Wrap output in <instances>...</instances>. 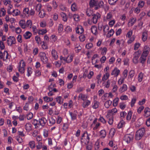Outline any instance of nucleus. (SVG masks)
Wrapping results in <instances>:
<instances>
[{
    "instance_id": "nucleus-32",
    "label": "nucleus",
    "mask_w": 150,
    "mask_h": 150,
    "mask_svg": "<svg viewBox=\"0 0 150 150\" xmlns=\"http://www.w3.org/2000/svg\"><path fill=\"white\" fill-rule=\"evenodd\" d=\"M110 76V74L108 72H106L105 74L102 77V81H105L107 80L109 78Z\"/></svg>"
},
{
    "instance_id": "nucleus-6",
    "label": "nucleus",
    "mask_w": 150,
    "mask_h": 150,
    "mask_svg": "<svg viewBox=\"0 0 150 150\" xmlns=\"http://www.w3.org/2000/svg\"><path fill=\"white\" fill-rule=\"evenodd\" d=\"M7 43L8 46H11L13 44H15L16 40L13 36H9L7 40Z\"/></svg>"
},
{
    "instance_id": "nucleus-42",
    "label": "nucleus",
    "mask_w": 150,
    "mask_h": 150,
    "mask_svg": "<svg viewBox=\"0 0 150 150\" xmlns=\"http://www.w3.org/2000/svg\"><path fill=\"white\" fill-rule=\"evenodd\" d=\"M112 13L110 12H109L107 13L106 17V20L108 21H109L112 19Z\"/></svg>"
},
{
    "instance_id": "nucleus-45",
    "label": "nucleus",
    "mask_w": 150,
    "mask_h": 150,
    "mask_svg": "<svg viewBox=\"0 0 150 150\" xmlns=\"http://www.w3.org/2000/svg\"><path fill=\"white\" fill-rule=\"evenodd\" d=\"M147 39V34L146 32H144L142 34V39L143 41H145Z\"/></svg>"
},
{
    "instance_id": "nucleus-22",
    "label": "nucleus",
    "mask_w": 150,
    "mask_h": 150,
    "mask_svg": "<svg viewBox=\"0 0 150 150\" xmlns=\"http://www.w3.org/2000/svg\"><path fill=\"white\" fill-rule=\"evenodd\" d=\"M80 98H81L82 100L84 101L87 99V96L86 95L81 93L79 94L78 97V99H79Z\"/></svg>"
},
{
    "instance_id": "nucleus-26",
    "label": "nucleus",
    "mask_w": 150,
    "mask_h": 150,
    "mask_svg": "<svg viewBox=\"0 0 150 150\" xmlns=\"http://www.w3.org/2000/svg\"><path fill=\"white\" fill-rule=\"evenodd\" d=\"M31 127V125L29 123L26 124L25 125V129L28 132H29L32 129Z\"/></svg>"
},
{
    "instance_id": "nucleus-61",
    "label": "nucleus",
    "mask_w": 150,
    "mask_h": 150,
    "mask_svg": "<svg viewBox=\"0 0 150 150\" xmlns=\"http://www.w3.org/2000/svg\"><path fill=\"white\" fill-rule=\"evenodd\" d=\"M132 115V112L131 111H129L126 117V119L127 120H130L131 119Z\"/></svg>"
},
{
    "instance_id": "nucleus-56",
    "label": "nucleus",
    "mask_w": 150,
    "mask_h": 150,
    "mask_svg": "<svg viewBox=\"0 0 150 150\" xmlns=\"http://www.w3.org/2000/svg\"><path fill=\"white\" fill-rule=\"evenodd\" d=\"M118 98H116L113 100V105L115 107L117 106L118 104Z\"/></svg>"
},
{
    "instance_id": "nucleus-1",
    "label": "nucleus",
    "mask_w": 150,
    "mask_h": 150,
    "mask_svg": "<svg viewBox=\"0 0 150 150\" xmlns=\"http://www.w3.org/2000/svg\"><path fill=\"white\" fill-rule=\"evenodd\" d=\"M145 132V129L142 128L138 130L136 133L135 139L137 140L140 139L144 135Z\"/></svg>"
},
{
    "instance_id": "nucleus-3",
    "label": "nucleus",
    "mask_w": 150,
    "mask_h": 150,
    "mask_svg": "<svg viewBox=\"0 0 150 150\" xmlns=\"http://www.w3.org/2000/svg\"><path fill=\"white\" fill-rule=\"evenodd\" d=\"M141 52V51L138 50L134 52L133 54V57L132 59L133 62L135 64H137L138 63V59L140 55Z\"/></svg>"
},
{
    "instance_id": "nucleus-33",
    "label": "nucleus",
    "mask_w": 150,
    "mask_h": 150,
    "mask_svg": "<svg viewBox=\"0 0 150 150\" xmlns=\"http://www.w3.org/2000/svg\"><path fill=\"white\" fill-rule=\"evenodd\" d=\"M39 16L40 18L44 17L45 15V13L43 10H41L39 12Z\"/></svg>"
},
{
    "instance_id": "nucleus-36",
    "label": "nucleus",
    "mask_w": 150,
    "mask_h": 150,
    "mask_svg": "<svg viewBox=\"0 0 150 150\" xmlns=\"http://www.w3.org/2000/svg\"><path fill=\"white\" fill-rule=\"evenodd\" d=\"M100 135L101 138H104L106 136V132L105 130H101L100 132Z\"/></svg>"
},
{
    "instance_id": "nucleus-40",
    "label": "nucleus",
    "mask_w": 150,
    "mask_h": 150,
    "mask_svg": "<svg viewBox=\"0 0 150 150\" xmlns=\"http://www.w3.org/2000/svg\"><path fill=\"white\" fill-rule=\"evenodd\" d=\"M43 99L44 101L46 102L52 101L53 100V98H50L47 96L44 97Z\"/></svg>"
},
{
    "instance_id": "nucleus-43",
    "label": "nucleus",
    "mask_w": 150,
    "mask_h": 150,
    "mask_svg": "<svg viewBox=\"0 0 150 150\" xmlns=\"http://www.w3.org/2000/svg\"><path fill=\"white\" fill-rule=\"evenodd\" d=\"M73 57L72 55L68 56L67 57V62L69 63L71 62L73 59Z\"/></svg>"
},
{
    "instance_id": "nucleus-46",
    "label": "nucleus",
    "mask_w": 150,
    "mask_h": 150,
    "mask_svg": "<svg viewBox=\"0 0 150 150\" xmlns=\"http://www.w3.org/2000/svg\"><path fill=\"white\" fill-rule=\"evenodd\" d=\"M6 11L4 8H2L0 10V17H1L5 16V15Z\"/></svg>"
},
{
    "instance_id": "nucleus-59",
    "label": "nucleus",
    "mask_w": 150,
    "mask_h": 150,
    "mask_svg": "<svg viewBox=\"0 0 150 150\" xmlns=\"http://www.w3.org/2000/svg\"><path fill=\"white\" fill-rule=\"evenodd\" d=\"M42 7V5L41 4H38L35 7V10L39 12L41 8Z\"/></svg>"
},
{
    "instance_id": "nucleus-37",
    "label": "nucleus",
    "mask_w": 150,
    "mask_h": 150,
    "mask_svg": "<svg viewBox=\"0 0 150 150\" xmlns=\"http://www.w3.org/2000/svg\"><path fill=\"white\" fill-rule=\"evenodd\" d=\"M112 102L109 100L106 101L104 105L105 108H108L111 105Z\"/></svg>"
},
{
    "instance_id": "nucleus-29",
    "label": "nucleus",
    "mask_w": 150,
    "mask_h": 150,
    "mask_svg": "<svg viewBox=\"0 0 150 150\" xmlns=\"http://www.w3.org/2000/svg\"><path fill=\"white\" fill-rule=\"evenodd\" d=\"M60 14L63 20L65 22L67 21V18L66 14L63 12H61Z\"/></svg>"
},
{
    "instance_id": "nucleus-13",
    "label": "nucleus",
    "mask_w": 150,
    "mask_h": 150,
    "mask_svg": "<svg viewBox=\"0 0 150 150\" xmlns=\"http://www.w3.org/2000/svg\"><path fill=\"white\" fill-rule=\"evenodd\" d=\"M77 112L76 110H74L73 112H69V114L71 116L72 120H74L76 119Z\"/></svg>"
},
{
    "instance_id": "nucleus-15",
    "label": "nucleus",
    "mask_w": 150,
    "mask_h": 150,
    "mask_svg": "<svg viewBox=\"0 0 150 150\" xmlns=\"http://www.w3.org/2000/svg\"><path fill=\"white\" fill-rule=\"evenodd\" d=\"M51 54L53 57L55 59L57 60L58 58L57 52L54 49H53L51 52Z\"/></svg>"
},
{
    "instance_id": "nucleus-57",
    "label": "nucleus",
    "mask_w": 150,
    "mask_h": 150,
    "mask_svg": "<svg viewBox=\"0 0 150 150\" xmlns=\"http://www.w3.org/2000/svg\"><path fill=\"white\" fill-rule=\"evenodd\" d=\"M42 44V48L44 50H46L48 49V47L47 45L45 43L44 41L42 42L41 43Z\"/></svg>"
},
{
    "instance_id": "nucleus-25",
    "label": "nucleus",
    "mask_w": 150,
    "mask_h": 150,
    "mask_svg": "<svg viewBox=\"0 0 150 150\" xmlns=\"http://www.w3.org/2000/svg\"><path fill=\"white\" fill-rule=\"evenodd\" d=\"M91 30L92 33L93 34L96 35L98 34L96 27L94 26H92L91 28Z\"/></svg>"
},
{
    "instance_id": "nucleus-8",
    "label": "nucleus",
    "mask_w": 150,
    "mask_h": 150,
    "mask_svg": "<svg viewBox=\"0 0 150 150\" xmlns=\"http://www.w3.org/2000/svg\"><path fill=\"white\" fill-rule=\"evenodd\" d=\"M133 136L131 134H127L124 137V140L127 143H130L133 139Z\"/></svg>"
},
{
    "instance_id": "nucleus-47",
    "label": "nucleus",
    "mask_w": 150,
    "mask_h": 150,
    "mask_svg": "<svg viewBox=\"0 0 150 150\" xmlns=\"http://www.w3.org/2000/svg\"><path fill=\"white\" fill-rule=\"evenodd\" d=\"M49 125L50 126H51L55 123V120L53 117H51L49 119Z\"/></svg>"
},
{
    "instance_id": "nucleus-52",
    "label": "nucleus",
    "mask_w": 150,
    "mask_h": 150,
    "mask_svg": "<svg viewBox=\"0 0 150 150\" xmlns=\"http://www.w3.org/2000/svg\"><path fill=\"white\" fill-rule=\"evenodd\" d=\"M47 32V31L46 29H42L39 30L38 33L39 34L43 35L45 34Z\"/></svg>"
},
{
    "instance_id": "nucleus-58",
    "label": "nucleus",
    "mask_w": 150,
    "mask_h": 150,
    "mask_svg": "<svg viewBox=\"0 0 150 150\" xmlns=\"http://www.w3.org/2000/svg\"><path fill=\"white\" fill-rule=\"evenodd\" d=\"M143 74L142 73H140L138 76V80L139 82H141L142 80Z\"/></svg>"
},
{
    "instance_id": "nucleus-60",
    "label": "nucleus",
    "mask_w": 150,
    "mask_h": 150,
    "mask_svg": "<svg viewBox=\"0 0 150 150\" xmlns=\"http://www.w3.org/2000/svg\"><path fill=\"white\" fill-rule=\"evenodd\" d=\"M137 99L135 98H132L131 102V106L132 107L134 106V104L135 103Z\"/></svg>"
},
{
    "instance_id": "nucleus-35",
    "label": "nucleus",
    "mask_w": 150,
    "mask_h": 150,
    "mask_svg": "<svg viewBox=\"0 0 150 150\" xmlns=\"http://www.w3.org/2000/svg\"><path fill=\"white\" fill-rule=\"evenodd\" d=\"M99 103L97 101H94L93 104V105L92 107L93 109H96L97 108L99 105Z\"/></svg>"
},
{
    "instance_id": "nucleus-18",
    "label": "nucleus",
    "mask_w": 150,
    "mask_h": 150,
    "mask_svg": "<svg viewBox=\"0 0 150 150\" xmlns=\"http://www.w3.org/2000/svg\"><path fill=\"white\" fill-rule=\"evenodd\" d=\"M149 47L147 45H145L144 46L142 53L148 55L149 53Z\"/></svg>"
},
{
    "instance_id": "nucleus-38",
    "label": "nucleus",
    "mask_w": 150,
    "mask_h": 150,
    "mask_svg": "<svg viewBox=\"0 0 150 150\" xmlns=\"http://www.w3.org/2000/svg\"><path fill=\"white\" fill-rule=\"evenodd\" d=\"M52 87H54V85H52L51 84L48 87V89L50 91V92L48 93V95L49 96H51L53 95V93L52 92Z\"/></svg>"
},
{
    "instance_id": "nucleus-28",
    "label": "nucleus",
    "mask_w": 150,
    "mask_h": 150,
    "mask_svg": "<svg viewBox=\"0 0 150 150\" xmlns=\"http://www.w3.org/2000/svg\"><path fill=\"white\" fill-rule=\"evenodd\" d=\"M20 11L18 9L14 10L12 12V15L13 16H17L20 13Z\"/></svg>"
},
{
    "instance_id": "nucleus-19",
    "label": "nucleus",
    "mask_w": 150,
    "mask_h": 150,
    "mask_svg": "<svg viewBox=\"0 0 150 150\" xmlns=\"http://www.w3.org/2000/svg\"><path fill=\"white\" fill-rule=\"evenodd\" d=\"M19 25L23 29L26 28L25 27V22L24 20H22L20 21L19 22Z\"/></svg>"
},
{
    "instance_id": "nucleus-2",
    "label": "nucleus",
    "mask_w": 150,
    "mask_h": 150,
    "mask_svg": "<svg viewBox=\"0 0 150 150\" xmlns=\"http://www.w3.org/2000/svg\"><path fill=\"white\" fill-rule=\"evenodd\" d=\"M89 138L86 132H85L81 139V143L83 144H87L89 142Z\"/></svg>"
},
{
    "instance_id": "nucleus-48",
    "label": "nucleus",
    "mask_w": 150,
    "mask_h": 150,
    "mask_svg": "<svg viewBox=\"0 0 150 150\" xmlns=\"http://www.w3.org/2000/svg\"><path fill=\"white\" fill-rule=\"evenodd\" d=\"M114 31L113 29H111L107 35V37L108 38L110 37L111 36L113 35L114 33Z\"/></svg>"
},
{
    "instance_id": "nucleus-7",
    "label": "nucleus",
    "mask_w": 150,
    "mask_h": 150,
    "mask_svg": "<svg viewBox=\"0 0 150 150\" xmlns=\"http://www.w3.org/2000/svg\"><path fill=\"white\" fill-rule=\"evenodd\" d=\"M93 17L92 21L93 23H96L98 20L100 18V15L99 13H96V14H93L92 15Z\"/></svg>"
},
{
    "instance_id": "nucleus-63",
    "label": "nucleus",
    "mask_w": 150,
    "mask_h": 150,
    "mask_svg": "<svg viewBox=\"0 0 150 150\" xmlns=\"http://www.w3.org/2000/svg\"><path fill=\"white\" fill-rule=\"evenodd\" d=\"M57 101L58 103L60 104H61L63 102L62 100L61 97V96H59L56 98Z\"/></svg>"
},
{
    "instance_id": "nucleus-23",
    "label": "nucleus",
    "mask_w": 150,
    "mask_h": 150,
    "mask_svg": "<svg viewBox=\"0 0 150 150\" xmlns=\"http://www.w3.org/2000/svg\"><path fill=\"white\" fill-rule=\"evenodd\" d=\"M28 145L31 149H34L35 147V142L34 141H30L29 142Z\"/></svg>"
},
{
    "instance_id": "nucleus-50",
    "label": "nucleus",
    "mask_w": 150,
    "mask_h": 150,
    "mask_svg": "<svg viewBox=\"0 0 150 150\" xmlns=\"http://www.w3.org/2000/svg\"><path fill=\"white\" fill-rule=\"evenodd\" d=\"M32 69L30 67H28L27 69V75L28 76H30L31 74L32 73Z\"/></svg>"
},
{
    "instance_id": "nucleus-30",
    "label": "nucleus",
    "mask_w": 150,
    "mask_h": 150,
    "mask_svg": "<svg viewBox=\"0 0 150 150\" xmlns=\"http://www.w3.org/2000/svg\"><path fill=\"white\" fill-rule=\"evenodd\" d=\"M109 111L111 114L112 116L115 114L117 112V110L116 108H114L112 109L109 110Z\"/></svg>"
},
{
    "instance_id": "nucleus-14",
    "label": "nucleus",
    "mask_w": 150,
    "mask_h": 150,
    "mask_svg": "<svg viewBox=\"0 0 150 150\" xmlns=\"http://www.w3.org/2000/svg\"><path fill=\"white\" fill-rule=\"evenodd\" d=\"M120 73V71L117 68H115L112 71L111 74L112 75H114L115 76L117 77L119 74Z\"/></svg>"
},
{
    "instance_id": "nucleus-39",
    "label": "nucleus",
    "mask_w": 150,
    "mask_h": 150,
    "mask_svg": "<svg viewBox=\"0 0 150 150\" xmlns=\"http://www.w3.org/2000/svg\"><path fill=\"white\" fill-rule=\"evenodd\" d=\"M103 30L104 33L105 35L109 29V27L107 25H105L103 26Z\"/></svg>"
},
{
    "instance_id": "nucleus-11",
    "label": "nucleus",
    "mask_w": 150,
    "mask_h": 150,
    "mask_svg": "<svg viewBox=\"0 0 150 150\" xmlns=\"http://www.w3.org/2000/svg\"><path fill=\"white\" fill-rule=\"evenodd\" d=\"M136 19L135 18L132 17L129 20L128 23V25L129 27L132 26L135 23Z\"/></svg>"
},
{
    "instance_id": "nucleus-31",
    "label": "nucleus",
    "mask_w": 150,
    "mask_h": 150,
    "mask_svg": "<svg viewBox=\"0 0 150 150\" xmlns=\"http://www.w3.org/2000/svg\"><path fill=\"white\" fill-rule=\"evenodd\" d=\"M97 4L95 0H91L89 3V5L91 8L96 6Z\"/></svg>"
},
{
    "instance_id": "nucleus-10",
    "label": "nucleus",
    "mask_w": 150,
    "mask_h": 150,
    "mask_svg": "<svg viewBox=\"0 0 150 150\" xmlns=\"http://www.w3.org/2000/svg\"><path fill=\"white\" fill-rule=\"evenodd\" d=\"M47 120L45 118H41L39 120L38 125H41L42 127L44 126L47 122Z\"/></svg>"
},
{
    "instance_id": "nucleus-49",
    "label": "nucleus",
    "mask_w": 150,
    "mask_h": 150,
    "mask_svg": "<svg viewBox=\"0 0 150 150\" xmlns=\"http://www.w3.org/2000/svg\"><path fill=\"white\" fill-rule=\"evenodd\" d=\"M52 18L55 21H56L58 19V14L57 13H54L52 15Z\"/></svg>"
},
{
    "instance_id": "nucleus-54",
    "label": "nucleus",
    "mask_w": 150,
    "mask_h": 150,
    "mask_svg": "<svg viewBox=\"0 0 150 150\" xmlns=\"http://www.w3.org/2000/svg\"><path fill=\"white\" fill-rule=\"evenodd\" d=\"M144 4V1H140L138 4V6L139 7L142 8Z\"/></svg>"
},
{
    "instance_id": "nucleus-21",
    "label": "nucleus",
    "mask_w": 150,
    "mask_h": 150,
    "mask_svg": "<svg viewBox=\"0 0 150 150\" xmlns=\"http://www.w3.org/2000/svg\"><path fill=\"white\" fill-rule=\"evenodd\" d=\"M91 101L88 100H87L84 101L82 104V106L84 108H86L90 104Z\"/></svg>"
},
{
    "instance_id": "nucleus-17",
    "label": "nucleus",
    "mask_w": 150,
    "mask_h": 150,
    "mask_svg": "<svg viewBox=\"0 0 150 150\" xmlns=\"http://www.w3.org/2000/svg\"><path fill=\"white\" fill-rule=\"evenodd\" d=\"M32 22L30 20H28L25 23V27L26 28H32Z\"/></svg>"
},
{
    "instance_id": "nucleus-55",
    "label": "nucleus",
    "mask_w": 150,
    "mask_h": 150,
    "mask_svg": "<svg viewBox=\"0 0 150 150\" xmlns=\"http://www.w3.org/2000/svg\"><path fill=\"white\" fill-rule=\"evenodd\" d=\"M140 45V44L139 43H136L134 45V50H137L139 47Z\"/></svg>"
},
{
    "instance_id": "nucleus-9",
    "label": "nucleus",
    "mask_w": 150,
    "mask_h": 150,
    "mask_svg": "<svg viewBox=\"0 0 150 150\" xmlns=\"http://www.w3.org/2000/svg\"><path fill=\"white\" fill-rule=\"evenodd\" d=\"M147 55V54L142 53L139 59L140 63L142 64H144L146 61Z\"/></svg>"
},
{
    "instance_id": "nucleus-64",
    "label": "nucleus",
    "mask_w": 150,
    "mask_h": 150,
    "mask_svg": "<svg viewBox=\"0 0 150 150\" xmlns=\"http://www.w3.org/2000/svg\"><path fill=\"white\" fill-rule=\"evenodd\" d=\"M42 143L41 142H39L38 143V144L36 146V148L37 149H39L42 147Z\"/></svg>"
},
{
    "instance_id": "nucleus-27",
    "label": "nucleus",
    "mask_w": 150,
    "mask_h": 150,
    "mask_svg": "<svg viewBox=\"0 0 150 150\" xmlns=\"http://www.w3.org/2000/svg\"><path fill=\"white\" fill-rule=\"evenodd\" d=\"M23 14L27 17H29V10L28 8H25L23 10Z\"/></svg>"
},
{
    "instance_id": "nucleus-53",
    "label": "nucleus",
    "mask_w": 150,
    "mask_h": 150,
    "mask_svg": "<svg viewBox=\"0 0 150 150\" xmlns=\"http://www.w3.org/2000/svg\"><path fill=\"white\" fill-rule=\"evenodd\" d=\"M73 17L75 21H78L79 20V16L78 15L76 14H74Z\"/></svg>"
},
{
    "instance_id": "nucleus-51",
    "label": "nucleus",
    "mask_w": 150,
    "mask_h": 150,
    "mask_svg": "<svg viewBox=\"0 0 150 150\" xmlns=\"http://www.w3.org/2000/svg\"><path fill=\"white\" fill-rule=\"evenodd\" d=\"M135 74V72L133 70H131L129 72V76L130 78H132Z\"/></svg>"
},
{
    "instance_id": "nucleus-12",
    "label": "nucleus",
    "mask_w": 150,
    "mask_h": 150,
    "mask_svg": "<svg viewBox=\"0 0 150 150\" xmlns=\"http://www.w3.org/2000/svg\"><path fill=\"white\" fill-rule=\"evenodd\" d=\"M76 32L79 34H81L84 32V29L81 25L78 26L76 29Z\"/></svg>"
},
{
    "instance_id": "nucleus-20",
    "label": "nucleus",
    "mask_w": 150,
    "mask_h": 150,
    "mask_svg": "<svg viewBox=\"0 0 150 150\" xmlns=\"http://www.w3.org/2000/svg\"><path fill=\"white\" fill-rule=\"evenodd\" d=\"M32 35V34L29 31L25 32L23 35L25 38L28 39L30 38Z\"/></svg>"
},
{
    "instance_id": "nucleus-34",
    "label": "nucleus",
    "mask_w": 150,
    "mask_h": 150,
    "mask_svg": "<svg viewBox=\"0 0 150 150\" xmlns=\"http://www.w3.org/2000/svg\"><path fill=\"white\" fill-rule=\"evenodd\" d=\"M115 132V129L114 128H111L110 131L109 135L110 137H112L114 135Z\"/></svg>"
},
{
    "instance_id": "nucleus-5",
    "label": "nucleus",
    "mask_w": 150,
    "mask_h": 150,
    "mask_svg": "<svg viewBox=\"0 0 150 150\" xmlns=\"http://www.w3.org/2000/svg\"><path fill=\"white\" fill-rule=\"evenodd\" d=\"M25 66V63L24 61L22 60L19 62L18 71L21 73H23L25 71L24 68Z\"/></svg>"
},
{
    "instance_id": "nucleus-44",
    "label": "nucleus",
    "mask_w": 150,
    "mask_h": 150,
    "mask_svg": "<svg viewBox=\"0 0 150 150\" xmlns=\"http://www.w3.org/2000/svg\"><path fill=\"white\" fill-rule=\"evenodd\" d=\"M71 10L73 11H75L77 10V7L76 4L74 3L71 6Z\"/></svg>"
},
{
    "instance_id": "nucleus-16",
    "label": "nucleus",
    "mask_w": 150,
    "mask_h": 150,
    "mask_svg": "<svg viewBox=\"0 0 150 150\" xmlns=\"http://www.w3.org/2000/svg\"><path fill=\"white\" fill-rule=\"evenodd\" d=\"M148 108H146L144 109V116L145 117H147L150 116V111Z\"/></svg>"
},
{
    "instance_id": "nucleus-4",
    "label": "nucleus",
    "mask_w": 150,
    "mask_h": 150,
    "mask_svg": "<svg viewBox=\"0 0 150 150\" xmlns=\"http://www.w3.org/2000/svg\"><path fill=\"white\" fill-rule=\"evenodd\" d=\"M39 56L41 60L44 63H47L48 59L45 53L43 52H41L39 54Z\"/></svg>"
},
{
    "instance_id": "nucleus-62",
    "label": "nucleus",
    "mask_w": 150,
    "mask_h": 150,
    "mask_svg": "<svg viewBox=\"0 0 150 150\" xmlns=\"http://www.w3.org/2000/svg\"><path fill=\"white\" fill-rule=\"evenodd\" d=\"M135 37L134 36H133L132 37L130 38L129 40L127 41L128 44H130L132 43L134 40Z\"/></svg>"
},
{
    "instance_id": "nucleus-24",
    "label": "nucleus",
    "mask_w": 150,
    "mask_h": 150,
    "mask_svg": "<svg viewBox=\"0 0 150 150\" xmlns=\"http://www.w3.org/2000/svg\"><path fill=\"white\" fill-rule=\"evenodd\" d=\"M127 89V87L126 85L123 84L122 87H121L119 89V91L121 92H123L126 91Z\"/></svg>"
},
{
    "instance_id": "nucleus-41",
    "label": "nucleus",
    "mask_w": 150,
    "mask_h": 150,
    "mask_svg": "<svg viewBox=\"0 0 150 150\" xmlns=\"http://www.w3.org/2000/svg\"><path fill=\"white\" fill-rule=\"evenodd\" d=\"M4 58L3 60H6L8 59V52L6 51H5L4 52Z\"/></svg>"
}]
</instances>
